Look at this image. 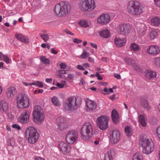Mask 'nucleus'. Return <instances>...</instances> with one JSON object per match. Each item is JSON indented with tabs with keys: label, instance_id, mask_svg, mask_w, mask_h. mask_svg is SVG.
I'll use <instances>...</instances> for the list:
<instances>
[{
	"label": "nucleus",
	"instance_id": "de8ad7c7",
	"mask_svg": "<svg viewBox=\"0 0 160 160\" xmlns=\"http://www.w3.org/2000/svg\"><path fill=\"white\" fill-rule=\"evenodd\" d=\"M73 41L75 43L78 44L81 42H82V40L76 38H73Z\"/></svg>",
	"mask_w": 160,
	"mask_h": 160
},
{
	"label": "nucleus",
	"instance_id": "c9c22d12",
	"mask_svg": "<svg viewBox=\"0 0 160 160\" xmlns=\"http://www.w3.org/2000/svg\"><path fill=\"white\" fill-rule=\"evenodd\" d=\"M39 35L45 42H47L49 39V36L48 34L41 33Z\"/></svg>",
	"mask_w": 160,
	"mask_h": 160
},
{
	"label": "nucleus",
	"instance_id": "c03bdc74",
	"mask_svg": "<svg viewBox=\"0 0 160 160\" xmlns=\"http://www.w3.org/2000/svg\"><path fill=\"white\" fill-rule=\"evenodd\" d=\"M154 63L156 66H160V58H157L155 59Z\"/></svg>",
	"mask_w": 160,
	"mask_h": 160
},
{
	"label": "nucleus",
	"instance_id": "5fc2aeb1",
	"mask_svg": "<svg viewBox=\"0 0 160 160\" xmlns=\"http://www.w3.org/2000/svg\"><path fill=\"white\" fill-rule=\"evenodd\" d=\"M90 44L93 48H94L95 49L97 48L98 46L96 44L92 43V42L90 43Z\"/></svg>",
	"mask_w": 160,
	"mask_h": 160
},
{
	"label": "nucleus",
	"instance_id": "2eb2a0df",
	"mask_svg": "<svg viewBox=\"0 0 160 160\" xmlns=\"http://www.w3.org/2000/svg\"><path fill=\"white\" fill-rule=\"evenodd\" d=\"M29 113L28 111H24L18 118V121L22 123H27L29 121Z\"/></svg>",
	"mask_w": 160,
	"mask_h": 160
},
{
	"label": "nucleus",
	"instance_id": "39448f33",
	"mask_svg": "<svg viewBox=\"0 0 160 160\" xmlns=\"http://www.w3.org/2000/svg\"><path fill=\"white\" fill-rule=\"evenodd\" d=\"M92 131V127L91 124L89 122L85 123L81 130V138L84 140H88L90 138Z\"/></svg>",
	"mask_w": 160,
	"mask_h": 160
},
{
	"label": "nucleus",
	"instance_id": "20e7f679",
	"mask_svg": "<svg viewBox=\"0 0 160 160\" xmlns=\"http://www.w3.org/2000/svg\"><path fill=\"white\" fill-rule=\"evenodd\" d=\"M25 136L28 142L34 144L39 138V134L37 130L33 127H29L25 130Z\"/></svg>",
	"mask_w": 160,
	"mask_h": 160
},
{
	"label": "nucleus",
	"instance_id": "5701e85b",
	"mask_svg": "<svg viewBox=\"0 0 160 160\" xmlns=\"http://www.w3.org/2000/svg\"><path fill=\"white\" fill-rule=\"evenodd\" d=\"M114 42L117 47H121L125 45L126 40L125 38L116 37L114 39Z\"/></svg>",
	"mask_w": 160,
	"mask_h": 160
},
{
	"label": "nucleus",
	"instance_id": "473e14b6",
	"mask_svg": "<svg viewBox=\"0 0 160 160\" xmlns=\"http://www.w3.org/2000/svg\"><path fill=\"white\" fill-rule=\"evenodd\" d=\"M79 25L83 27L86 28L89 26V23L88 22L85 20H81L79 22Z\"/></svg>",
	"mask_w": 160,
	"mask_h": 160
},
{
	"label": "nucleus",
	"instance_id": "69168bd1",
	"mask_svg": "<svg viewBox=\"0 0 160 160\" xmlns=\"http://www.w3.org/2000/svg\"><path fill=\"white\" fill-rule=\"evenodd\" d=\"M35 160H45L44 158L41 157H37Z\"/></svg>",
	"mask_w": 160,
	"mask_h": 160
},
{
	"label": "nucleus",
	"instance_id": "09e8293b",
	"mask_svg": "<svg viewBox=\"0 0 160 160\" xmlns=\"http://www.w3.org/2000/svg\"><path fill=\"white\" fill-rule=\"evenodd\" d=\"M125 61L128 64H130L132 63V60L128 58H125Z\"/></svg>",
	"mask_w": 160,
	"mask_h": 160
},
{
	"label": "nucleus",
	"instance_id": "a18cd8bd",
	"mask_svg": "<svg viewBox=\"0 0 160 160\" xmlns=\"http://www.w3.org/2000/svg\"><path fill=\"white\" fill-rule=\"evenodd\" d=\"M133 67L137 71H141V68L137 64H134L133 65Z\"/></svg>",
	"mask_w": 160,
	"mask_h": 160
},
{
	"label": "nucleus",
	"instance_id": "9b49d317",
	"mask_svg": "<svg viewBox=\"0 0 160 160\" xmlns=\"http://www.w3.org/2000/svg\"><path fill=\"white\" fill-rule=\"evenodd\" d=\"M117 31L119 34L126 35L130 32V27L127 24H120L117 27Z\"/></svg>",
	"mask_w": 160,
	"mask_h": 160
},
{
	"label": "nucleus",
	"instance_id": "864d4df0",
	"mask_svg": "<svg viewBox=\"0 0 160 160\" xmlns=\"http://www.w3.org/2000/svg\"><path fill=\"white\" fill-rule=\"evenodd\" d=\"M51 52L52 54H56L58 53V52L54 48H52L51 49Z\"/></svg>",
	"mask_w": 160,
	"mask_h": 160
},
{
	"label": "nucleus",
	"instance_id": "72a5a7b5",
	"mask_svg": "<svg viewBox=\"0 0 160 160\" xmlns=\"http://www.w3.org/2000/svg\"><path fill=\"white\" fill-rule=\"evenodd\" d=\"M138 45L135 43H132L130 44V48L131 51H138L139 49Z\"/></svg>",
	"mask_w": 160,
	"mask_h": 160
},
{
	"label": "nucleus",
	"instance_id": "4be33fe9",
	"mask_svg": "<svg viewBox=\"0 0 160 160\" xmlns=\"http://www.w3.org/2000/svg\"><path fill=\"white\" fill-rule=\"evenodd\" d=\"M144 76L147 79H153L156 77L157 74L152 70H147L144 72Z\"/></svg>",
	"mask_w": 160,
	"mask_h": 160
},
{
	"label": "nucleus",
	"instance_id": "680f3d73",
	"mask_svg": "<svg viewBox=\"0 0 160 160\" xmlns=\"http://www.w3.org/2000/svg\"><path fill=\"white\" fill-rule=\"evenodd\" d=\"M57 86L60 88H62L63 87L62 84L59 83L57 84Z\"/></svg>",
	"mask_w": 160,
	"mask_h": 160
},
{
	"label": "nucleus",
	"instance_id": "8fccbe9b",
	"mask_svg": "<svg viewBox=\"0 0 160 160\" xmlns=\"http://www.w3.org/2000/svg\"><path fill=\"white\" fill-rule=\"evenodd\" d=\"M95 76L97 77L98 80H101L102 79V78L101 77L98 72H97Z\"/></svg>",
	"mask_w": 160,
	"mask_h": 160
},
{
	"label": "nucleus",
	"instance_id": "6e6d98bb",
	"mask_svg": "<svg viewBox=\"0 0 160 160\" xmlns=\"http://www.w3.org/2000/svg\"><path fill=\"white\" fill-rule=\"evenodd\" d=\"M77 68L79 70H85L84 68L81 65H78L77 66Z\"/></svg>",
	"mask_w": 160,
	"mask_h": 160
},
{
	"label": "nucleus",
	"instance_id": "3c124183",
	"mask_svg": "<svg viewBox=\"0 0 160 160\" xmlns=\"http://www.w3.org/2000/svg\"><path fill=\"white\" fill-rule=\"evenodd\" d=\"M60 67L62 69H65L67 67V65L64 63H61L60 65Z\"/></svg>",
	"mask_w": 160,
	"mask_h": 160
},
{
	"label": "nucleus",
	"instance_id": "13d9d810",
	"mask_svg": "<svg viewBox=\"0 0 160 160\" xmlns=\"http://www.w3.org/2000/svg\"><path fill=\"white\" fill-rule=\"evenodd\" d=\"M66 70H60L58 71L59 73L62 74H65L66 73Z\"/></svg>",
	"mask_w": 160,
	"mask_h": 160
},
{
	"label": "nucleus",
	"instance_id": "bf43d9fd",
	"mask_svg": "<svg viewBox=\"0 0 160 160\" xmlns=\"http://www.w3.org/2000/svg\"><path fill=\"white\" fill-rule=\"evenodd\" d=\"M85 84V82L84 80L82 79H81L80 80V82L79 85H83Z\"/></svg>",
	"mask_w": 160,
	"mask_h": 160
},
{
	"label": "nucleus",
	"instance_id": "6e6552de",
	"mask_svg": "<svg viewBox=\"0 0 160 160\" xmlns=\"http://www.w3.org/2000/svg\"><path fill=\"white\" fill-rule=\"evenodd\" d=\"M16 99L17 106L20 108H26L29 105V97L27 95L20 94Z\"/></svg>",
	"mask_w": 160,
	"mask_h": 160
},
{
	"label": "nucleus",
	"instance_id": "412c9836",
	"mask_svg": "<svg viewBox=\"0 0 160 160\" xmlns=\"http://www.w3.org/2000/svg\"><path fill=\"white\" fill-rule=\"evenodd\" d=\"M16 93L17 91L16 89L13 87L8 88L6 92L7 97L8 98L11 99L14 98Z\"/></svg>",
	"mask_w": 160,
	"mask_h": 160
},
{
	"label": "nucleus",
	"instance_id": "c85d7f7f",
	"mask_svg": "<svg viewBox=\"0 0 160 160\" xmlns=\"http://www.w3.org/2000/svg\"><path fill=\"white\" fill-rule=\"evenodd\" d=\"M43 113V110L41 107L39 105H36L35 106L33 112L32 113V115Z\"/></svg>",
	"mask_w": 160,
	"mask_h": 160
},
{
	"label": "nucleus",
	"instance_id": "aec40b11",
	"mask_svg": "<svg viewBox=\"0 0 160 160\" xmlns=\"http://www.w3.org/2000/svg\"><path fill=\"white\" fill-rule=\"evenodd\" d=\"M86 104L88 111H92L94 110L97 107L96 103L93 101L87 99L86 101Z\"/></svg>",
	"mask_w": 160,
	"mask_h": 160
},
{
	"label": "nucleus",
	"instance_id": "c756f323",
	"mask_svg": "<svg viewBox=\"0 0 160 160\" xmlns=\"http://www.w3.org/2000/svg\"><path fill=\"white\" fill-rule=\"evenodd\" d=\"M141 104L144 108L147 109H148L149 108L148 102L146 99L142 98L141 99Z\"/></svg>",
	"mask_w": 160,
	"mask_h": 160
},
{
	"label": "nucleus",
	"instance_id": "774afa93",
	"mask_svg": "<svg viewBox=\"0 0 160 160\" xmlns=\"http://www.w3.org/2000/svg\"><path fill=\"white\" fill-rule=\"evenodd\" d=\"M88 61L92 63L94 62V60L93 58L89 57L88 58Z\"/></svg>",
	"mask_w": 160,
	"mask_h": 160
},
{
	"label": "nucleus",
	"instance_id": "9d476101",
	"mask_svg": "<svg viewBox=\"0 0 160 160\" xmlns=\"http://www.w3.org/2000/svg\"><path fill=\"white\" fill-rule=\"evenodd\" d=\"M78 133L74 130H71L68 132L66 137V142L69 144H73L77 140Z\"/></svg>",
	"mask_w": 160,
	"mask_h": 160
},
{
	"label": "nucleus",
	"instance_id": "58836bf2",
	"mask_svg": "<svg viewBox=\"0 0 160 160\" xmlns=\"http://www.w3.org/2000/svg\"><path fill=\"white\" fill-rule=\"evenodd\" d=\"M52 103L56 106H59L60 105L57 97L56 96H54L52 98Z\"/></svg>",
	"mask_w": 160,
	"mask_h": 160
},
{
	"label": "nucleus",
	"instance_id": "a19ab883",
	"mask_svg": "<svg viewBox=\"0 0 160 160\" xmlns=\"http://www.w3.org/2000/svg\"><path fill=\"white\" fill-rule=\"evenodd\" d=\"M40 60L44 64H49L50 60L47 58L45 56H42L40 57Z\"/></svg>",
	"mask_w": 160,
	"mask_h": 160
},
{
	"label": "nucleus",
	"instance_id": "f03ea898",
	"mask_svg": "<svg viewBox=\"0 0 160 160\" xmlns=\"http://www.w3.org/2000/svg\"><path fill=\"white\" fill-rule=\"evenodd\" d=\"M70 8L71 6L68 2L61 1L55 5L53 11L56 16L61 17L67 15Z\"/></svg>",
	"mask_w": 160,
	"mask_h": 160
},
{
	"label": "nucleus",
	"instance_id": "ea45409f",
	"mask_svg": "<svg viewBox=\"0 0 160 160\" xmlns=\"http://www.w3.org/2000/svg\"><path fill=\"white\" fill-rule=\"evenodd\" d=\"M125 131L127 136H130L132 135L131 127L126 126L125 128Z\"/></svg>",
	"mask_w": 160,
	"mask_h": 160
},
{
	"label": "nucleus",
	"instance_id": "f3484780",
	"mask_svg": "<svg viewBox=\"0 0 160 160\" xmlns=\"http://www.w3.org/2000/svg\"><path fill=\"white\" fill-rule=\"evenodd\" d=\"M147 52L150 54L157 55L160 52L159 47L156 45H151L147 50Z\"/></svg>",
	"mask_w": 160,
	"mask_h": 160
},
{
	"label": "nucleus",
	"instance_id": "393cba45",
	"mask_svg": "<svg viewBox=\"0 0 160 160\" xmlns=\"http://www.w3.org/2000/svg\"><path fill=\"white\" fill-rule=\"evenodd\" d=\"M15 36L16 38L23 43H27L29 42L28 38L21 34L17 33Z\"/></svg>",
	"mask_w": 160,
	"mask_h": 160
},
{
	"label": "nucleus",
	"instance_id": "423d86ee",
	"mask_svg": "<svg viewBox=\"0 0 160 160\" xmlns=\"http://www.w3.org/2000/svg\"><path fill=\"white\" fill-rule=\"evenodd\" d=\"M78 7L79 9L83 12L92 11L96 7L93 0H82Z\"/></svg>",
	"mask_w": 160,
	"mask_h": 160
},
{
	"label": "nucleus",
	"instance_id": "37998d69",
	"mask_svg": "<svg viewBox=\"0 0 160 160\" xmlns=\"http://www.w3.org/2000/svg\"><path fill=\"white\" fill-rule=\"evenodd\" d=\"M0 60L3 61L7 64L9 63V58L7 56H5L4 55H3L1 59H0Z\"/></svg>",
	"mask_w": 160,
	"mask_h": 160
},
{
	"label": "nucleus",
	"instance_id": "f8f14e48",
	"mask_svg": "<svg viewBox=\"0 0 160 160\" xmlns=\"http://www.w3.org/2000/svg\"><path fill=\"white\" fill-rule=\"evenodd\" d=\"M120 139V135L119 132L114 130L112 132L110 136V141L111 143L115 144L118 143Z\"/></svg>",
	"mask_w": 160,
	"mask_h": 160
},
{
	"label": "nucleus",
	"instance_id": "bb28decb",
	"mask_svg": "<svg viewBox=\"0 0 160 160\" xmlns=\"http://www.w3.org/2000/svg\"><path fill=\"white\" fill-rule=\"evenodd\" d=\"M114 154V151L112 149H109L105 155V160H112V155Z\"/></svg>",
	"mask_w": 160,
	"mask_h": 160
},
{
	"label": "nucleus",
	"instance_id": "f257e3e1",
	"mask_svg": "<svg viewBox=\"0 0 160 160\" xmlns=\"http://www.w3.org/2000/svg\"><path fill=\"white\" fill-rule=\"evenodd\" d=\"M82 102L80 98L75 96L70 97L65 100L63 104V107L66 111H72L80 106Z\"/></svg>",
	"mask_w": 160,
	"mask_h": 160
},
{
	"label": "nucleus",
	"instance_id": "f704fd0d",
	"mask_svg": "<svg viewBox=\"0 0 160 160\" xmlns=\"http://www.w3.org/2000/svg\"><path fill=\"white\" fill-rule=\"evenodd\" d=\"M29 84L30 86L35 85L39 88H42L43 86L42 82L38 81H35L32 83H29Z\"/></svg>",
	"mask_w": 160,
	"mask_h": 160
},
{
	"label": "nucleus",
	"instance_id": "603ef678",
	"mask_svg": "<svg viewBox=\"0 0 160 160\" xmlns=\"http://www.w3.org/2000/svg\"><path fill=\"white\" fill-rule=\"evenodd\" d=\"M155 5L158 7H160V0H154Z\"/></svg>",
	"mask_w": 160,
	"mask_h": 160
},
{
	"label": "nucleus",
	"instance_id": "dca6fc26",
	"mask_svg": "<svg viewBox=\"0 0 160 160\" xmlns=\"http://www.w3.org/2000/svg\"><path fill=\"white\" fill-rule=\"evenodd\" d=\"M58 128L59 131L63 130L66 128V122H64V118L62 117H58L57 119Z\"/></svg>",
	"mask_w": 160,
	"mask_h": 160
},
{
	"label": "nucleus",
	"instance_id": "b1692460",
	"mask_svg": "<svg viewBox=\"0 0 160 160\" xmlns=\"http://www.w3.org/2000/svg\"><path fill=\"white\" fill-rule=\"evenodd\" d=\"M112 118L114 123L117 124L119 118V115L118 112L115 109H113L112 112Z\"/></svg>",
	"mask_w": 160,
	"mask_h": 160
},
{
	"label": "nucleus",
	"instance_id": "2f4dec72",
	"mask_svg": "<svg viewBox=\"0 0 160 160\" xmlns=\"http://www.w3.org/2000/svg\"><path fill=\"white\" fill-rule=\"evenodd\" d=\"M139 121L140 124L143 127L146 126V122L144 117L142 115H140L139 116Z\"/></svg>",
	"mask_w": 160,
	"mask_h": 160
},
{
	"label": "nucleus",
	"instance_id": "052dcab7",
	"mask_svg": "<svg viewBox=\"0 0 160 160\" xmlns=\"http://www.w3.org/2000/svg\"><path fill=\"white\" fill-rule=\"evenodd\" d=\"M52 79L51 78H47L46 79L45 81L47 82L51 83Z\"/></svg>",
	"mask_w": 160,
	"mask_h": 160
},
{
	"label": "nucleus",
	"instance_id": "338daca9",
	"mask_svg": "<svg viewBox=\"0 0 160 160\" xmlns=\"http://www.w3.org/2000/svg\"><path fill=\"white\" fill-rule=\"evenodd\" d=\"M68 78L71 79L74 77V75L72 74H69L68 75Z\"/></svg>",
	"mask_w": 160,
	"mask_h": 160
},
{
	"label": "nucleus",
	"instance_id": "4d7b16f0",
	"mask_svg": "<svg viewBox=\"0 0 160 160\" xmlns=\"http://www.w3.org/2000/svg\"><path fill=\"white\" fill-rule=\"evenodd\" d=\"M114 76L115 78L118 79H121V76L120 75L117 73H115L114 74Z\"/></svg>",
	"mask_w": 160,
	"mask_h": 160
},
{
	"label": "nucleus",
	"instance_id": "ddd939ff",
	"mask_svg": "<svg viewBox=\"0 0 160 160\" xmlns=\"http://www.w3.org/2000/svg\"><path fill=\"white\" fill-rule=\"evenodd\" d=\"M110 21V17L109 14L106 13L103 14L100 16L97 19V22L98 23L104 25L107 24Z\"/></svg>",
	"mask_w": 160,
	"mask_h": 160
},
{
	"label": "nucleus",
	"instance_id": "1a4fd4ad",
	"mask_svg": "<svg viewBox=\"0 0 160 160\" xmlns=\"http://www.w3.org/2000/svg\"><path fill=\"white\" fill-rule=\"evenodd\" d=\"M108 117L105 116H101L97 118V125L101 130H103L108 128Z\"/></svg>",
	"mask_w": 160,
	"mask_h": 160
},
{
	"label": "nucleus",
	"instance_id": "a878e982",
	"mask_svg": "<svg viewBox=\"0 0 160 160\" xmlns=\"http://www.w3.org/2000/svg\"><path fill=\"white\" fill-rule=\"evenodd\" d=\"M99 34L100 36L105 38H107L110 36L109 31L107 29H103L99 32Z\"/></svg>",
	"mask_w": 160,
	"mask_h": 160
},
{
	"label": "nucleus",
	"instance_id": "cd10ccee",
	"mask_svg": "<svg viewBox=\"0 0 160 160\" xmlns=\"http://www.w3.org/2000/svg\"><path fill=\"white\" fill-rule=\"evenodd\" d=\"M152 25L154 26H158L160 24V18L156 17L152 18L151 20Z\"/></svg>",
	"mask_w": 160,
	"mask_h": 160
},
{
	"label": "nucleus",
	"instance_id": "7c9ffc66",
	"mask_svg": "<svg viewBox=\"0 0 160 160\" xmlns=\"http://www.w3.org/2000/svg\"><path fill=\"white\" fill-rule=\"evenodd\" d=\"M1 109L2 108L3 111L6 112L8 110V105L5 101L3 100L1 102Z\"/></svg>",
	"mask_w": 160,
	"mask_h": 160
},
{
	"label": "nucleus",
	"instance_id": "a211bd4d",
	"mask_svg": "<svg viewBox=\"0 0 160 160\" xmlns=\"http://www.w3.org/2000/svg\"><path fill=\"white\" fill-rule=\"evenodd\" d=\"M33 121L37 124H41L43 121L44 118V115L43 113H38L33 115Z\"/></svg>",
	"mask_w": 160,
	"mask_h": 160
},
{
	"label": "nucleus",
	"instance_id": "7ed1b4c3",
	"mask_svg": "<svg viewBox=\"0 0 160 160\" xmlns=\"http://www.w3.org/2000/svg\"><path fill=\"white\" fill-rule=\"evenodd\" d=\"M128 12L131 15L138 16L144 12V7L142 5L136 1H130L127 6Z\"/></svg>",
	"mask_w": 160,
	"mask_h": 160
},
{
	"label": "nucleus",
	"instance_id": "0eeeda50",
	"mask_svg": "<svg viewBox=\"0 0 160 160\" xmlns=\"http://www.w3.org/2000/svg\"><path fill=\"white\" fill-rule=\"evenodd\" d=\"M141 145L142 148V152L144 153L149 154L154 150V144L151 139L143 138Z\"/></svg>",
	"mask_w": 160,
	"mask_h": 160
},
{
	"label": "nucleus",
	"instance_id": "4c0bfd02",
	"mask_svg": "<svg viewBox=\"0 0 160 160\" xmlns=\"http://www.w3.org/2000/svg\"><path fill=\"white\" fill-rule=\"evenodd\" d=\"M143 157L142 154L138 153H136L133 157L132 160H142Z\"/></svg>",
	"mask_w": 160,
	"mask_h": 160
},
{
	"label": "nucleus",
	"instance_id": "4468645a",
	"mask_svg": "<svg viewBox=\"0 0 160 160\" xmlns=\"http://www.w3.org/2000/svg\"><path fill=\"white\" fill-rule=\"evenodd\" d=\"M58 146L61 152L63 154H66L69 152L71 150V146L63 142H60Z\"/></svg>",
	"mask_w": 160,
	"mask_h": 160
},
{
	"label": "nucleus",
	"instance_id": "0e129e2a",
	"mask_svg": "<svg viewBox=\"0 0 160 160\" xmlns=\"http://www.w3.org/2000/svg\"><path fill=\"white\" fill-rule=\"evenodd\" d=\"M103 91L105 92V94H108V93L109 90L107 88H104L103 89Z\"/></svg>",
	"mask_w": 160,
	"mask_h": 160
},
{
	"label": "nucleus",
	"instance_id": "e2e57ef3",
	"mask_svg": "<svg viewBox=\"0 0 160 160\" xmlns=\"http://www.w3.org/2000/svg\"><path fill=\"white\" fill-rule=\"evenodd\" d=\"M65 32L67 33L72 36H73L74 35L73 33H72V32H71L68 30H66L65 31Z\"/></svg>",
	"mask_w": 160,
	"mask_h": 160
},
{
	"label": "nucleus",
	"instance_id": "e433bc0d",
	"mask_svg": "<svg viewBox=\"0 0 160 160\" xmlns=\"http://www.w3.org/2000/svg\"><path fill=\"white\" fill-rule=\"evenodd\" d=\"M157 32L156 31L154 30L151 31L149 34L150 38L151 39H154L157 38Z\"/></svg>",
	"mask_w": 160,
	"mask_h": 160
},
{
	"label": "nucleus",
	"instance_id": "79ce46f5",
	"mask_svg": "<svg viewBox=\"0 0 160 160\" xmlns=\"http://www.w3.org/2000/svg\"><path fill=\"white\" fill-rule=\"evenodd\" d=\"M88 55V52L85 51H83L80 56L79 57L81 58L85 59L86 58Z\"/></svg>",
	"mask_w": 160,
	"mask_h": 160
},
{
	"label": "nucleus",
	"instance_id": "49530a36",
	"mask_svg": "<svg viewBox=\"0 0 160 160\" xmlns=\"http://www.w3.org/2000/svg\"><path fill=\"white\" fill-rule=\"evenodd\" d=\"M12 127L14 128H15L18 130H19L21 129V127L18 124H14L12 125Z\"/></svg>",
	"mask_w": 160,
	"mask_h": 160
},
{
	"label": "nucleus",
	"instance_id": "6ab92c4d",
	"mask_svg": "<svg viewBox=\"0 0 160 160\" xmlns=\"http://www.w3.org/2000/svg\"><path fill=\"white\" fill-rule=\"evenodd\" d=\"M137 30L138 33L140 36L144 35L147 32V27L144 23L138 24L137 26Z\"/></svg>",
	"mask_w": 160,
	"mask_h": 160
}]
</instances>
